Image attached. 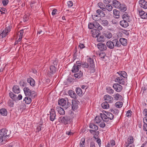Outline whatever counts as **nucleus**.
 I'll return each mask as SVG.
<instances>
[{"label":"nucleus","instance_id":"obj_1","mask_svg":"<svg viewBox=\"0 0 147 147\" xmlns=\"http://www.w3.org/2000/svg\"><path fill=\"white\" fill-rule=\"evenodd\" d=\"M117 73L119 74V77H117L115 79V82L120 84L124 85L125 83V80L123 79L127 78V73L124 71H119Z\"/></svg>","mask_w":147,"mask_h":147},{"label":"nucleus","instance_id":"obj_2","mask_svg":"<svg viewBox=\"0 0 147 147\" xmlns=\"http://www.w3.org/2000/svg\"><path fill=\"white\" fill-rule=\"evenodd\" d=\"M59 105L63 107L64 109H67L70 105V103L68 102V100L67 98L65 99L63 98L59 100L58 102Z\"/></svg>","mask_w":147,"mask_h":147},{"label":"nucleus","instance_id":"obj_3","mask_svg":"<svg viewBox=\"0 0 147 147\" xmlns=\"http://www.w3.org/2000/svg\"><path fill=\"white\" fill-rule=\"evenodd\" d=\"M7 131L5 129H2L0 130V142L2 143L3 141L5 140V138L8 137V135H7Z\"/></svg>","mask_w":147,"mask_h":147},{"label":"nucleus","instance_id":"obj_4","mask_svg":"<svg viewBox=\"0 0 147 147\" xmlns=\"http://www.w3.org/2000/svg\"><path fill=\"white\" fill-rule=\"evenodd\" d=\"M114 117L113 115L110 112H105V114H102V117H103L104 121L105 122H108L109 120L113 119Z\"/></svg>","mask_w":147,"mask_h":147},{"label":"nucleus","instance_id":"obj_5","mask_svg":"<svg viewBox=\"0 0 147 147\" xmlns=\"http://www.w3.org/2000/svg\"><path fill=\"white\" fill-rule=\"evenodd\" d=\"M11 30V28L9 26L6 27L4 29H1L0 31V37L2 38L5 37Z\"/></svg>","mask_w":147,"mask_h":147},{"label":"nucleus","instance_id":"obj_6","mask_svg":"<svg viewBox=\"0 0 147 147\" xmlns=\"http://www.w3.org/2000/svg\"><path fill=\"white\" fill-rule=\"evenodd\" d=\"M88 64L89 65V69L90 71V72L94 73L95 71V65L93 59L90 58L88 59Z\"/></svg>","mask_w":147,"mask_h":147},{"label":"nucleus","instance_id":"obj_7","mask_svg":"<svg viewBox=\"0 0 147 147\" xmlns=\"http://www.w3.org/2000/svg\"><path fill=\"white\" fill-rule=\"evenodd\" d=\"M24 94L26 96H27L31 97H32L33 96V97H34L35 95V94L34 93V92H31V90L28 87H25L23 89Z\"/></svg>","mask_w":147,"mask_h":147},{"label":"nucleus","instance_id":"obj_8","mask_svg":"<svg viewBox=\"0 0 147 147\" xmlns=\"http://www.w3.org/2000/svg\"><path fill=\"white\" fill-rule=\"evenodd\" d=\"M70 119L69 117L67 116H62L59 119V121L60 123L67 124L69 121Z\"/></svg>","mask_w":147,"mask_h":147},{"label":"nucleus","instance_id":"obj_9","mask_svg":"<svg viewBox=\"0 0 147 147\" xmlns=\"http://www.w3.org/2000/svg\"><path fill=\"white\" fill-rule=\"evenodd\" d=\"M79 102L77 100H73L72 101L71 108L74 111L76 110L78 108Z\"/></svg>","mask_w":147,"mask_h":147},{"label":"nucleus","instance_id":"obj_10","mask_svg":"<svg viewBox=\"0 0 147 147\" xmlns=\"http://www.w3.org/2000/svg\"><path fill=\"white\" fill-rule=\"evenodd\" d=\"M81 65V64L80 63L79 61H77L76 64H74L71 70L72 72L76 73L78 72L79 68H80Z\"/></svg>","mask_w":147,"mask_h":147},{"label":"nucleus","instance_id":"obj_11","mask_svg":"<svg viewBox=\"0 0 147 147\" xmlns=\"http://www.w3.org/2000/svg\"><path fill=\"white\" fill-rule=\"evenodd\" d=\"M23 33V30H20L17 33V37L18 38V39L15 42V45H16L17 44H18L20 42L22 38Z\"/></svg>","mask_w":147,"mask_h":147},{"label":"nucleus","instance_id":"obj_12","mask_svg":"<svg viewBox=\"0 0 147 147\" xmlns=\"http://www.w3.org/2000/svg\"><path fill=\"white\" fill-rule=\"evenodd\" d=\"M104 99L105 102L108 103H111L113 101V99L112 96L109 95H106L104 97Z\"/></svg>","mask_w":147,"mask_h":147},{"label":"nucleus","instance_id":"obj_13","mask_svg":"<svg viewBox=\"0 0 147 147\" xmlns=\"http://www.w3.org/2000/svg\"><path fill=\"white\" fill-rule=\"evenodd\" d=\"M113 87L117 92H121L122 89V86L118 84H115L113 86Z\"/></svg>","mask_w":147,"mask_h":147},{"label":"nucleus","instance_id":"obj_14","mask_svg":"<svg viewBox=\"0 0 147 147\" xmlns=\"http://www.w3.org/2000/svg\"><path fill=\"white\" fill-rule=\"evenodd\" d=\"M140 6L144 9H147V2L144 0H141L139 1Z\"/></svg>","mask_w":147,"mask_h":147},{"label":"nucleus","instance_id":"obj_15","mask_svg":"<svg viewBox=\"0 0 147 147\" xmlns=\"http://www.w3.org/2000/svg\"><path fill=\"white\" fill-rule=\"evenodd\" d=\"M133 142V137L132 136L129 137L127 139V142L124 144L125 147H127L130 144H132Z\"/></svg>","mask_w":147,"mask_h":147},{"label":"nucleus","instance_id":"obj_16","mask_svg":"<svg viewBox=\"0 0 147 147\" xmlns=\"http://www.w3.org/2000/svg\"><path fill=\"white\" fill-rule=\"evenodd\" d=\"M102 121H104L103 117H102V114H100V116H96L95 118L94 122L95 123L99 124Z\"/></svg>","mask_w":147,"mask_h":147},{"label":"nucleus","instance_id":"obj_17","mask_svg":"<svg viewBox=\"0 0 147 147\" xmlns=\"http://www.w3.org/2000/svg\"><path fill=\"white\" fill-rule=\"evenodd\" d=\"M100 31L98 30L92 29L91 32V34L93 37H97L99 34Z\"/></svg>","mask_w":147,"mask_h":147},{"label":"nucleus","instance_id":"obj_18","mask_svg":"<svg viewBox=\"0 0 147 147\" xmlns=\"http://www.w3.org/2000/svg\"><path fill=\"white\" fill-rule=\"evenodd\" d=\"M50 120L51 121H53L55 119L56 116L55 112L53 109H51L50 111Z\"/></svg>","mask_w":147,"mask_h":147},{"label":"nucleus","instance_id":"obj_19","mask_svg":"<svg viewBox=\"0 0 147 147\" xmlns=\"http://www.w3.org/2000/svg\"><path fill=\"white\" fill-rule=\"evenodd\" d=\"M140 16L142 19H147V12L146 13L144 11L142 10H138Z\"/></svg>","mask_w":147,"mask_h":147},{"label":"nucleus","instance_id":"obj_20","mask_svg":"<svg viewBox=\"0 0 147 147\" xmlns=\"http://www.w3.org/2000/svg\"><path fill=\"white\" fill-rule=\"evenodd\" d=\"M98 48L101 51H102L106 49L107 47L105 44L102 43H100L97 45Z\"/></svg>","mask_w":147,"mask_h":147},{"label":"nucleus","instance_id":"obj_21","mask_svg":"<svg viewBox=\"0 0 147 147\" xmlns=\"http://www.w3.org/2000/svg\"><path fill=\"white\" fill-rule=\"evenodd\" d=\"M128 22H129V21L123 20L120 22V25L122 27L124 28H126L129 26V24L128 23Z\"/></svg>","mask_w":147,"mask_h":147},{"label":"nucleus","instance_id":"obj_22","mask_svg":"<svg viewBox=\"0 0 147 147\" xmlns=\"http://www.w3.org/2000/svg\"><path fill=\"white\" fill-rule=\"evenodd\" d=\"M112 3L113 6L116 8H118L121 5L120 3L116 0H113Z\"/></svg>","mask_w":147,"mask_h":147},{"label":"nucleus","instance_id":"obj_23","mask_svg":"<svg viewBox=\"0 0 147 147\" xmlns=\"http://www.w3.org/2000/svg\"><path fill=\"white\" fill-rule=\"evenodd\" d=\"M107 46L109 48L112 49L114 48V45L113 43V40L112 42L111 41H109L106 43Z\"/></svg>","mask_w":147,"mask_h":147},{"label":"nucleus","instance_id":"obj_24","mask_svg":"<svg viewBox=\"0 0 147 147\" xmlns=\"http://www.w3.org/2000/svg\"><path fill=\"white\" fill-rule=\"evenodd\" d=\"M103 35L108 38H110L112 37V34L109 31H105L103 33Z\"/></svg>","mask_w":147,"mask_h":147},{"label":"nucleus","instance_id":"obj_25","mask_svg":"<svg viewBox=\"0 0 147 147\" xmlns=\"http://www.w3.org/2000/svg\"><path fill=\"white\" fill-rule=\"evenodd\" d=\"M27 82L29 83L32 86H34L35 85V82L34 80L31 78H30L27 79Z\"/></svg>","mask_w":147,"mask_h":147},{"label":"nucleus","instance_id":"obj_26","mask_svg":"<svg viewBox=\"0 0 147 147\" xmlns=\"http://www.w3.org/2000/svg\"><path fill=\"white\" fill-rule=\"evenodd\" d=\"M12 91L14 93L16 94H18L20 92L19 88L17 85L13 86L12 88Z\"/></svg>","mask_w":147,"mask_h":147},{"label":"nucleus","instance_id":"obj_27","mask_svg":"<svg viewBox=\"0 0 147 147\" xmlns=\"http://www.w3.org/2000/svg\"><path fill=\"white\" fill-rule=\"evenodd\" d=\"M28 97L26 96V97H25L24 100V101L26 103L29 104L31 103L32 102L31 98H32H32L31 97ZM33 98L34 97H33Z\"/></svg>","mask_w":147,"mask_h":147},{"label":"nucleus","instance_id":"obj_28","mask_svg":"<svg viewBox=\"0 0 147 147\" xmlns=\"http://www.w3.org/2000/svg\"><path fill=\"white\" fill-rule=\"evenodd\" d=\"M113 13L114 17L117 18H119L120 17V12L116 9L113 10Z\"/></svg>","mask_w":147,"mask_h":147},{"label":"nucleus","instance_id":"obj_29","mask_svg":"<svg viewBox=\"0 0 147 147\" xmlns=\"http://www.w3.org/2000/svg\"><path fill=\"white\" fill-rule=\"evenodd\" d=\"M68 94L71 98H76L77 95L76 94L73 90H69L68 92Z\"/></svg>","mask_w":147,"mask_h":147},{"label":"nucleus","instance_id":"obj_30","mask_svg":"<svg viewBox=\"0 0 147 147\" xmlns=\"http://www.w3.org/2000/svg\"><path fill=\"white\" fill-rule=\"evenodd\" d=\"M97 40L98 42H104L105 40V38L103 35H98L97 37Z\"/></svg>","mask_w":147,"mask_h":147},{"label":"nucleus","instance_id":"obj_31","mask_svg":"<svg viewBox=\"0 0 147 147\" xmlns=\"http://www.w3.org/2000/svg\"><path fill=\"white\" fill-rule=\"evenodd\" d=\"M120 42L121 44L125 46L127 45V40L126 39L124 38H120Z\"/></svg>","mask_w":147,"mask_h":147},{"label":"nucleus","instance_id":"obj_32","mask_svg":"<svg viewBox=\"0 0 147 147\" xmlns=\"http://www.w3.org/2000/svg\"><path fill=\"white\" fill-rule=\"evenodd\" d=\"M113 43L114 45V46L119 47L121 46V44L120 42L117 39H115L113 40Z\"/></svg>","mask_w":147,"mask_h":147},{"label":"nucleus","instance_id":"obj_33","mask_svg":"<svg viewBox=\"0 0 147 147\" xmlns=\"http://www.w3.org/2000/svg\"><path fill=\"white\" fill-rule=\"evenodd\" d=\"M143 122L145 123L143 126L144 130L147 131V117H144L143 119Z\"/></svg>","mask_w":147,"mask_h":147},{"label":"nucleus","instance_id":"obj_34","mask_svg":"<svg viewBox=\"0 0 147 147\" xmlns=\"http://www.w3.org/2000/svg\"><path fill=\"white\" fill-rule=\"evenodd\" d=\"M123 20H127L128 21H129V17L127 13L126 12L122 16Z\"/></svg>","mask_w":147,"mask_h":147},{"label":"nucleus","instance_id":"obj_35","mask_svg":"<svg viewBox=\"0 0 147 147\" xmlns=\"http://www.w3.org/2000/svg\"><path fill=\"white\" fill-rule=\"evenodd\" d=\"M101 106L103 109H108L109 107V105L108 103L106 102H103L101 104Z\"/></svg>","mask_w":147,"mask_h":147},{"label":"nucleus","instance_id":"obj_36","mask_svg":"<svg viewBox=\"0 0 147 147\" xmlns=\"http://www.w3.org/2000/svg\"><path fill=\"white\" fill-rule=\"evenodd\" d=\"M57 109L58 112L61 115H64L65 113V112L63 109L60 107L57 108Z\"/></svg>","mask_w":147,"mask_h":147},{"label":"nucleus","instance_id":"obj_37","mask_svg":"<svg viewBox=\"0 0 147 147\" xmlns=\"http://www.w3.org/2000/svg\"><path fill=\"white\" fill-rule=\"evenodd\" d=\"M7 111L4 108H2L0 110V113L3 116H6L7 115Z\"/></svg>","mask_w":147,"mask_h":147},{"label":"nucleus","instance_id":"obj_38","mask_svg":"<svg viewBox=\"0 0 147 147\" xmlns=\"http://www.w3.org/2000/svg\"><path fill=\"white\" fill-rule=\"evenodd\" d=\"M76 92L77 94L79 96L82 95V92L81 89L80 88H77L76 89Z\"/></svg>","mask_w":147,"mask_h":147},{"label":"nucleus","instance_id":"obj_39","mask_svg":"<svg viewBox=\"0 0 147 147\" xmlns=\"http://www.w3.org/2000/svg\"><path fill=\"white\" fill-rule=\"evenodd\" d=\"M96 12L100 16V17H105V15L104 12L100 9L97 10L96 11Z\"/></svg>","mask_w":147,"mask_h":147},{"label":"nucleus","instance_id":"obj_40","mask_svg":"<svg viewBox=\"0 0 147 147\" xmlns=\"http://www.w3.org/2000/svg\"><path fill=\"white\" fill-rule=\"evenodd\" d=\"M50 73L51 74H53L55 72L56 70V67L53 65H51L50 66Z\"/></svg>","mask_w":147,"mask_h":147},{"label":"nucleus","instance_id":"obj_41","mask_svg":"<svg viewBox=\"0 0 147 147\" xmlns=\"http://www.w3.org/2000/svg\"><path fill=\"white\" fill-rule=\"evenodd\" d=\"M90 127L92 129L96 130L98 129V127L96 125H94L93 123H90L89 125Z\"/></svg>","mask_w":147,"mask_h":147},{"label":"nucleus","instance_id":"obj_42","mask_svg":"<svg viewBox=\"0 0 147 147\" xmlns=\"http://www.w3.org/2000/svg\"><path fill=\"white\" fill-rule=\"evenodd\" d=\"M113 97L115 100H117L119 99H120L121 98V96L118 93H117L113 95Z\"/></svg>","mask_w":147,"mask_h":147},{"label":"nucleus","instance_id":"obj_43","mask_svg":"<svg viewBox=\"0 0 147 147\" xmlns=\"http://www.w3.org/2000/svg\"><path fill=\"white\" fill-rule=\"evenodd\" d=\"M118 8L120 10L123 12L125 11L127 9L126 6L125 5H121H121H120L119 7Z\"/></svg>","mask_w":147,"mask_h":147},{"label":"nucleus","instance_id":"obj_44","mask_svg":"<svg viewBox=\"0 0 147 147\" xmlns=\"http://www.w3.org/2000/svg\"><path fill=\"white\" fill-rule=\"evenodd\" d=\"M9 97L12 99L15 100L17 98L16 95L14 94L12 92H10L9 94Z\"/></svg>","mask_w":147,"mask_h":147},{"label":"nucleus","instance_id":"obj_45","mask_svg":"<svg viewBox=\"0 0 147 147\" xmlns=\"http://www.w3.org/2000/svg\"><path fill=\"white\" fill-rule=\"evenodd\" d=\"M83 73L80 71L79 73H77L74 74V76L75 77L79 78L81 77Z\"/></svg>","mask_w":147,"mask_h":147},{"label":"nucleus","instance_id":"obj_46","mask_svg":"<svg viewBox=\"0 0 147 147\" xmlns=\"http://www.w3.org/2000/svg\"><path fill=\"white\" fill-rule=\"evenodd\" d=\"M133 113L132 111L130 110L128 111L126 114V117L129 118L131 117Z\"/></svg>","mask_w":147,"mask_h":147},{"label":"nucleus","instance_id":"obj_47","mask_svg":"<svg viewBox=\"0 0 147 147\" xmlns=\"http://www.w3.org/2000/svg\"><path fill=\"white\" fill-rule=\"evenodd\" d=\"M100 23L104 26H107L108 24V21L106 20H101Z\"/></svg>","mask_w":147,"mask_h":147},{"label":"nucleus","instance_id":"obj_48","mask_svg":"<svg viewBox=\"0 0 147 147\" xmlns=\"http://www.w3.org/2000/svg\"><path fill=\"white\" fill-rule=\"evenodd\" d=\"M123 103L122 102H118L115 103V106L116 107L119 108L121 107L123 105Z\"/></svg>","mask_w":147,"mask_h":147},{"label":"nucleus","instance_id":"obj_49","mask_svg":"<svg viewBox=\"0 0 147 147\" xmlns=\"http://www.w3.org/2000/svg\"><path fill=\"white\" fill-rule=\"evenodd\" d=\"M107 93L112 94L113 93L114 90L111 87H108L107 88Z\"/></svg>","mask_w":147,"mask_h":147},{"label":"nucleus","instance_id":"obj_50","mask_svg":"<svg viewBox=\"0 0 147 147\" xmlns=\"http://www.w3.org/2000/svg\"><path fill=\"white\" fill-rule=\"evenodd\" d=\"M85 143V139H82L80 142V147H84Z\"/></svg>","mask_w":147,"mask_h":147},{"label":"nucleus","instance_id":"obj_51","mask_svg":"<svg viewBox=\"0 0 147 147\" xmlns=\"http://www.w3.org/2000/svg\"><path fill=\"white\" fill-rule=\"evenodd\" d=\"M95 28H97L98 30H101L102 28V27L98 23H96V25H95Z\"/></svg>","mask_w":147,"mask_h":147},{"label":"nucleus","instance_id":"obj_52","mask_svg":"<svg viewBox=\"0 0 147 147\" xmlns=\"http://www.w3.org/2000/svg\"><path fill=\"white\" fill-rule=\"evenodd\" d=\"M105 8L107 10L109 11H112V7L110 5H107L105 7Z\"/></svg>","mask_w":147,"mask_h":147},{"label":"nucleus","instance_id":"obj_53","mask_svg":"<svg viewBox=\"0 0 147 147\" xmlns=\"http://www.w3.org/2000/svg\"><path fill=\"white\" fill-rule=\"evenodd\" d=\"M104 121H102L99 124H98L102 128H103L105 127V123Z\"/></svg>","mask_w":147,"mask_h":147},{"label":"nucleus","instance_id":"obj_54","mask_svg":"<svg viewBox=\"0 0 147 147\" xmlns=\"http://www.w3.org/2000/svg\"><path fill=\"white\" fill-rule=\"evenodd\" d=\"M67 4L68 7H70L73 5V3L71 1H69L67 2Z\"/></svg>","mask_w":147,"mask_h":147},{"label":"nucleus","instance_id":"obj_55","mask_svg":"<svg viewBox=\"0 0 147 147\" xmlns=\"http://www.w3.org/2000/svg\"><path fill=\"white\" fill-rule=\"evenodd\" d=\"M108 144H110V145L111 146H115V141L113 140H112L109 142Z\"/></svg>","mask_w":147,"mask_h":147},{"label":"nucleus","instance_id":"obj_56","mask_svg":"<svg viewBox=\"0 0 147 147\" xmlns=\"http://www.w3.org/2000/svg\"><path fill=\"white\" fill-rule=\"evenodd\" d=\"M94 24L92 23H90L88 24V27L90 29H92L94 28V27H95Z\"/></svg>","mask_w":147,"mask_h":147},{"label":"nucleus","instance_id":"obj_57","mask_svg":"<svg viewBox=\"0 0 147 147\" xmlns=\"http://www.w3.org/2000/svg\"><path fill=\"white\" fill-rule=\"evenodd\" d=\"M6 11V10L5 8L0 7V13H1V14L5 13Z\"/></svg>","mask_w":147,"mask_h":147},{"label":"nucleus","instance_id":"obj_58","mask_svg":"<svg viewBox=\"0 0 147 147\" xmlns=\"http://www.w3.org/2000/svg\"><path fill=\"white\" fill-rule=\"evenodd\" d=\"M9 1L8 0H2V2L4 5H6L8 3Z\"/></svg>","mask_w":147,"mask_h":147},{"label":"nucleus","instance_id":"obj_59","mask_svg":"<svg viewBox=\"0 0 147 147\" xmlns=\"http://www.w3.org/2000/svg\"><path fill=\"white\" fill-rule=\"evenodd\" d=\"M105 53H100L99 54V56L100 58H103L105 57Z\"/></svg>","mask_w":147,"mask_h":147},{"label":"nucleus","instance_id":"obj_60","mask_svg":"<svg viewBox=\"0 0 147 147\" xmlns=\"http://www.w3.org/2000/svg\"><path fill=\"white\" fill-rule=\"evenodd\" d=\"M92 18L93 20L96 21H98V20L99 19L97 15H93L92 16Z\"/></svg>","mask_w":147,"mask_h":147},{"label":"nucleus","instance_id":"obj_61","mask_svg":"<svg viewBox=\"0 0 147 147\" xmlns=\"http://www.w3.org/2000/svg\"><path fill=\"white\" fill-rule=\"evenodd\" d=\"M82 65L83 67L88 68H89V65L88 64L86 63H84L83 64H82Z\"/></svg>","mask_w":147,"mask_h":147},{"label":"nucleus","instance_id":"obj_62","mask_svg":"<svg viewBox=\"0 0 147 147\" xmlns=\"http://www.w3.org/2000/svg\"><path fill=\"white\" fill-rule=\"evenodd\" d=\"M8 104L10 107H13V106L14 103L13 101H9L8 102Z\"/></svg>","mask_w":147,"mask_h":147},{"label":"nucleus","instance_id":"obj_63","mask_svg":"<svg viewBox=\"0 0 147 147\" xmlns=\"http://www.w3.org/2000/svg\"><path fill=\"white\" fill-rule=\"evenodd\" d=\"M143 114L144 116H147V109H144L143 111Z\"/></svg>","mask_w":147,"mask_h":147},{"label":"nucleus","instance_id":"obj_64","mask_svg":"<svg viewBox=\"0 0 147 147\" xmlns=\"http://www.w3.org/2000/svg\"><path fill=\"white\" fill-rule=\"evenodd\" d=\"M57 11V10L56 9H54L52 12V15L53 16L56 14V13Z\"/></svg>","mask_w":147,"mask_h":147}]
</instances>
